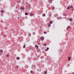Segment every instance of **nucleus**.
<instances>
[{
    "label": "nucleus",
    "instance_id": "nucleus-28",
    "mask_svg": "<svg viewBox=\"0 0 74 74\" xmlns=\"http://www.w3.org/2000/svg\"><path fill=\"white\" fill-rule=\"evenodd\" d=\"M23 48H25V45H24V46H23Z\"/></svg>",
    "mask_w": 74,
    "mask_h": 74
},
{
    "label": "nucleus",
    "instance_id": "nucleus-15",
    "mask_svg": "<svg viewBox=\"0 0 74 74\" xmlns=\"http://www.w3.org/2000/svg\"><path fill=\"white\" fill-rule=\"evenodd\" d=\"M69 20L70 21H72V18H70L69 19Z\"/></svg>",
    "mask_w": 74,
    "mask_h": 74
},
{
    "label": "nucleus",
    "instance_id": "nucleus-43",
    "mask_svg": "<svg viewBox=\"0 0 74 74\" xmlns=\"http://www.w3.org/2000/svg\"><path fill=\"white\" fill-rule=\"evenodd\" d=\"M68 74H69V73H68Z\"/></svg>",
    "mask_w": 74,
    "mask_h": 74
},
{
    "label": "nucleus",
    "instance_id": "nucleus-29",
    "mask_svg": "<svg viewBox=\"0 0 74 74\" xmlns=\"http://www.w3.org/2000/svg\"><path fill=\"white\" fill-rule=\"evenodd\" d=\"M52 10H54V9H55V7L53 8H52Z\"/></svg>",
    "mask_w": 74,
    "mask_h": 74
},
{
    "label": "nucleus",
    "instance_id": "nucleus-33",
    "mask_svg": "<svg viewBox=\"0 0 74 74\" xmlns=\"http://www.w3.org/2000/svg\"><path fill=\"white\" fill-rule=\"evenodd\" d=\"M42 58H43V56H41V57H40V58H41V59Z\"/></svg>",
    "mask_w": 74,
    "mask_h": 74
},
{
    "label": "nucleus",
    "instance_id": "nucleus-41",
    "mask_svg": "<svg viewBox=\"0 0 74 74\" xmlns=\"http://www.w3.org/2000/svg\"><path fill=\"white\" fill-rule=\"evenodd\" d=\"M40 28H41V27H40Z\"/></svg>",
    "mask_w": 74,
    "mask_h": 74
},
{
    "label": "nucleus",
    "instance_id": "nucleus-20",
    "mask_svg": "<svg viewBox=\"0 0 74 74\" xmlns=\"http://www.w3.org/2000/svg\"><path fill=\"white\" fill-rule=\"evenodd\" d=\"M9 54H7V55H6V56H7V57H9Z\"/></svg>",
    "mask_w": 74,
    "mask_h": 74
},
{
    "label": "nucleus",
    "instance_id": "nucleus-42",
    "mask_svg": "<svg viewBox=\"0 0 74 74\" xmlns=\"http://www.w3.org/2000/svg\"><path fill=\"white\" fill-rule=\"evenodd\" d=\"M32 74H33V73H32Z\"/></svg>",
    "mask_w": 74,
    "mask_h": 74
},
{
    "label": "nucleus",
    "instance_id": "nucleus-24",
    "mask_svg": "<svg viewBox=\"0 0 74 74\" xmlns=\"http://www.w3.org/2000/svg\"><path fill=\"white\" fill-rule=\"evenodd\" d=\"M46 45H46V44L44 43V46H46Z\"/></svg>",
    "mask_w": 74,
    "mask_h": 74
},
{
    "label": "nucleus",
    "instance_id": "nucleus-34",
    "mask_svg": "<svg viewBox=\"0 0 74 74\" xmlns=\"http://www.w3.org/2000/svg\"><path fill=\"white\" fill-rule=\"evenodd\" d=\"M33 73V72H32V71H30V73Z\"/></svg>",
    "mask_w": 74,
    "mask_h": 74
},
{
    "label": "nucleus",
    "instance_id": "nucleus-9",
    "mask_svg": "<svg viewBox=\"0 0 74 74\" xmlns=\"http://www.w3.org/2000/svg\"><path fill=\"white\" fill-rule=\"evenodd\" d=\"M35 47H36V48L38 49V46L37 45H35Z\"/></svg>",
    "mask_w": 74,
    "mask_h": 74
},
{
    "label": "nucleus",
    "instance_id": "nucleus-12",
    "mask_svg": "<svg viewBox=\"0 0 74 74\" xmlns=\"http://www.w3.org/2000/svg\"><path fill=\"white\" fill-rule=\"evenodd\" d=\"M44 73L45 74H47V71H45L44 72Z\"/></svg>",
    "mask_w": 74,
    "mask_h": 74
},
{
    "label": "nucleus",
    "instance_id": "nucleus-36",
    "mask_svg": "<svg viewBox=\"0 0 74 74\" xmlns=\"http://www.w3.org/2000/svg\"><path fill=\"white\" fill-rule=\"evenodd\" d=\"M4 36V37H6V36Z\"/></svg>",
    "mask_w": 74,
    "mask_h": 74
},
{
    "label": "nucleus",
    "instance_id": "nucleus-30",
    "mask_svg": "<svg viewBox=\"0 0 74 74\" xmlns=\"http://www.w3.org/2000/svg\"><path fill=\"white\" fill-rule=\"evenodd\" d=\"M50 23H51V24H52V21H51L50 22Z\"/></svg>",
    "mask_w": 74,
    "mask_h": 74
},
{
    "label": "nucleus",
    "instance_id": "nucleus-19",
    "mask_svg": "<svg viewBox=\"0 0 74 74\" xmlns=\"http://www.w3.org/2000/svg\"><path fill=\"white\" fill-rule=\"evenodd\" d=\"M43 16H45V14H43Z\"/></svg>",
    "mask_w": 74,
    "mask_h": 74
},
{
    "label": "nucleus",
    "instance_id": "nucleus-3",
    "mask_svg": "<svg viewBox=\"0 0 74 74\" xmlns=\"http://www.w3.org/2000/svg\"><path fill=\"white\" fill-rule=\"evenodd\" d=\"M29 67V66H28V65H26L25 66V68L26 69H28V68Z\"/></svg>",
    "mask_w": 74,
    "mask_h": 74
},
{
    "label": "nucleus",
    "instance_id": "nucleus-32",
    "mask_svg": "<svg viewBox=\"0 0 74 74\" xmlns=\"http://www.w3.org/2000/svg\"><path fill=\"white\" fill-rule=\"evenodd\" d=\"M70 26H68V29H69V28H70Z\"/></svg>",
    "mask_w": 74,
    "mask_h": 74
},
{
    "label": "nucleus",
    "instance_id": "nucleus-6",
    "mask_svg": "<svg viewBox=\"0 0 74 74\" xmlns=\"http://www.w3.org/2000/svg\"><path fill=\"white\" fill-rule=\"evenodd\" d=\"M42 11H41V10H40L39 11V14H42Z\"/></svg>",
    "mask_w": 74,
    "mask_h": 74
},
{
    "label": "nucleus",
    "instance_id": "nucleus-40",
    "mask_svg": "<svg viewBox=\"0 0 74 74\" xmlns=\"http://www.w3.org/2000/svg\"><path fill=\"white\" fill-rule=\"evenodd\" d=\"M20 3H21V1H20Z\"/></svg>",
    "mask_w": 74,
    "mask_h": 74
},
{
    "label": "nucleus",
    "instance_id": "nucleus-37",
    "mask_svg": "<svg viewBox=\"0 0 74 74\" xmlns=\"http://www.w3.org/2000/svg\"><path fill=\"white\" fill-rule=\"evenodd\" d=\"M72 74H74V72L72 73Z\"/></svg>",
    "mask_w": 74,
    "mask_h": 74
},
{
    "label": "nucleus",
    "instance_id": "nucleus-22",
    "mask_svg": "<svg viewBox=\"0 0 74 74\" xmlns=\"http://www.w3.org/2000/svg\"><path fill=\"white\" fill-rule=\"evenodd\" d=\"M49 1H50V3H52V1H51V0H49Z\"/></svg>",
    "mask_w": 74,
    "mask_h": 74
},
{
    "label": "nucleus",
    "instance_id": "nucleus-13",
    "mask_svg": "<svg viewBox=\"0 0 74 74\" xmlns=\"http://www.w3.org/2000/svg\"><path fill=\"white\" fill-rule=\"evenodd\" d=\"M28 35H29V37H31V34H30V33H29L28 34Z\"/></svg>",
    "mask_w": 74,
    "mask_h": 74
},
{
    "label": "nucleus",
    "instance_id": "nucleus-7",
    "mask_svg": "<svg viewBox=\"0 0 74 74\" xmlns=\"http://www.w3.org/2000/svg\"><path fill=\"white\" fill-rule=\"evenodd\" d=\"M30 15L31 16H32L33 15V14L32 13H30Z\"/></svg>",
    "mask_w": 74,
    "mask_h": 74
},
{
    "label": "nucleus",
    "instance_id": "nucleus-8",
    "mask_svg": "<svg viewBox=\"0 0 74 74\" xmlns=\"http://www.w3.org/2000/svg\"><path fill=\"white\" fill-rule=\"evenodd\" d=\"M0 52L1 53H3V51L2 50H0Z\"/></svg>",
    "mask_w": 74,
    "mask_h": 74
},
{
    "label": "nucleus",
    "instance_id": "nucleus-1",
    "mask_svg": "<svg viewBox=\"0 0 74 74\" xmlns=\"http://www.w3.org/2000/svg\"><path fill=\"white\" fill-rule=\"evenodd\" d=\"M32 68L33 70H34V69H36V67L35 66L33 65L32 67Z\"/></svg>",
    "mask_w": 74,
    "mask_h": 74
},
{
    "label": "nucleus",
    "instance_id": "nucleus-31",
    "mask_svg": "<svg viewBox=\"0 0 74 74\" xmlns=\"http://www.w3.org/2000/svg\"><path fill=\"white\" fill-rule=\"evenodd\" d=\"M73 10H74V9H73V8H72L71 10L72 11H73Z\"/></svg>",
    "mask_w": 74,
    "mask_h": 74
},
{
    "label": "nucleus",
    "instance_id": "nucleus-27",
    "mask_svg": "<svg viewBox=\"0 0 74 74\" xmlns=\"http://www.w3.org/2000/svg\"><path fill=\"white\" fill-rule=\"evenodd\" d=\"M44 34H47V33H46V32H44Z\"/></svg>",
    "mask_w": 74,
    "mask_h": 74
},
{
    "label": "nucleus",
    "instance_id": "nucleus-11",
    "mask_svg": "<svg viewBox=\"0 0 74 74\" xmlns=\"http://www.w3.org/2000/svg\"><path fill=\"white\" fill-rule=\"evenodd\" d=\"M68 59H69V60L70 61V60L71 59V57H69L68 58Z\"/></svg>",
    "mask_w": 74,
    "mask_h": 74
},
{
    "label": "nucleus",
    "instance_id": "nucleus-2",
    "mask_svg": "<svg viewBox=\"0 0 74 74\" xmlns=\"http://www.w3.org/2000/svg\"><path fill=\"white\" fill-rule=\"evenodd\" d=\"M40 40L41 41H43L44 40V37H40Z\"/></svg>",
    "mask_w": 74,
    "mask_h": 74
},
{
    "label": "nucleus",
    "instance_id": "nucleus-4",
    "mask_svg": "<svg viewBox=\"0 0 74 74\" xmlns=\"http://www.w3.org/2000/svg\"><path fill=\"white\" fill-rule=\"evenodd\" d=\"M20 9L21 10H25V8H23V7H21L20 8Z\"/></svg>",
    "mask_w": 74,
    "mask_h": 74
},
{
    "label": "nucleus",
    "instance_id": "nucleus-14",
    "mask_svg": "<svg viewBox=\"0 0 74 74\" xmlns=\"http://www.w3.org/2000/svg\"><path fill=\"white\" fill-rule=\"evenodd\" d=\"M63 15L64 16H66V13H64L63 14Z\"/></svg>",
    "mask_w": 74,
    "mask_h": 74
},
{
    "label": "nucleus",
    "instance_id": "nucleus-35",
    "mask_svg": "<svg viewBox=\"0 0 74 74\" xmlns=\"http://www.w3.org/2000/svg\"><path fill=\"white\" fill-rule=\"evenodd\" d=\"M0 55L1 56V55H2V54H1H1H0Z\"/></svg>",
    "mask_w": 74,
    "mask_h": 74
},
{
    "label": "nucleus",
    "instance_id": "nucleus-10",
    "mask_svg": "<svg viewBox=\"0 0 74 74\" xmlns=\"http://www.w3.org/2000/svg\"><path fill=\"white\" fill-rule=\"evenodd\" d=\"M47 49H46L45 50V51H48V49H49V47H47Z\"/></svg>",
    "mask_w": 74,
    "mask_h": 74
},
{
    "label": "nucleus",
    "instance_id": "nucleus-18",
    "mask_svg": "<svg viewBox=\"0 0 74 74\" xmlns=\"http://www.w3.org/2000/svg\"><path fill=\"white\" fill-rule=\"evenodd\" d=\"M28 60H29V61H30V60H31V59L30 58H29L28 59Z\"/></svg>",
    "mask_w": 74,
    "mask_h": 74
},
{
    "label": "nucleus",
    "instance_id": "nucleus-5",
    "mask_svg": "<svg viewBox=\"0 0 74 74\" xmlns=\"http://www.w3.org/2000/svg\"><path fill=\"white\" fill-rule=\"evenodd\" d=\"M47 25H48V26H49V27H51V24L50 23H47Z\"/></svg>",
    "mask_w": 74,
    "mask_h": 74
},
{
    "label": "nucleus",
    "instance_id": "nucleus-38",
    "mask_svg": "<svg viewBox=\"0 0 74 74\" xmlns=\"http://www.w3.org/2000/svg\"><path fill=\"white\" fill-rule=\"evenodd\" d=\"M48 32H49V31H47Z\"/></svg>",
    "mask_w": 74,
    "mask_h": 74
},
{
    "label": "nucleus",
    "instance_id": "nucleus-21",
    "mask_svg": "<svg viewBox=\"0 0 74 74\" xmlns=\"http://www.w3.org/2000/svg\"><path fill=\"white\" fill-rule=\"evenodd\" d=\"M16 59H20V58H19V57H17L16 58Z\"/></svg>",
    "mask_w": 74,
    "mask_h": 74
},
{
    "label": "nucleus",
    "instance_id": "nucleus-26",
    "mask_svg": "<svg viewBox=\"0 0 74 74\" xmlns=\"http://www.w3.org/2000/svg\"><path fill=\"white\" fill-rule=\"evenodd\" d=\"M18 66H17L16 67V69H18Z\"/></svg>",
    "mask_w": 74,
    "mask_h": 74
},
{
    "label": "nucleus",
    "instance_id": "nucleus-25",
    "mask_svg": "<svg viewBox=\"0 0 74 74\" xmlns=\"http://www.w3.org/2000/svg\"><path fill=\"white\" fill-rule=\"evenodd\" d=\"M67 9H68V10H69V9H70V7H67Z\"/></svg>",
    "mask_w": 74,
    "mask_h": 74
},
{
    "label": "nucleus",
    "instance_id": "nucleus-23",
    "mask_svg": "<svg viewBox=\"0 0 74 74\" xmlns=\"http://www.w3.org/2000/svg\"><path fill=\"white\" fill-rule=\"evenodd\" d=\"M1 13H3V12H4V11H3V10H1Z\"/></svg>",
    "mask_w": 74,
    "mask_h": 74
},
{
    "label": "nucleus",
    "instance_id": "nucleus-16",
    "mask_svg": "<svg viewBox=\"0 0 74 74\" xmlns=\"http://www.w3.org/2000/svg\"><path fill=\"white\" fill-rule=\"evenodd\" d=\"M25 15H28V13H25Z\"/></svg>",
    "mask_w": 74,
    "mask_h": 74
},
{
    "label": "nucleus",
    "instance_id": "nucleus-17",
    "mask_svg": "<svg viewBox=\"0 0 74 74\" xmlns=\"http://www.w3.org/2000/svg\"><path fill=\"white\" fill-rule=\"evenodd\" d=\"M73 7V6H70V8H72Z\"/></svg>",
    "mask_w": 74,
    "mask_h": 74
},
{
    "label": "nucleus",
    "instance_id": "nucleus-39",
    "mask_svg": "<svg viewBox=\"0 0 74 74\" xmlns=\"http://www.w3.org/2000/svg\"><path fill=\"white\" fill-rule=\"evenodd\" d=\"M18 18H19V17H18Z\"/></svg>",
    "mask_w": 74,
    "mask_h": 74
}]
</instances>
